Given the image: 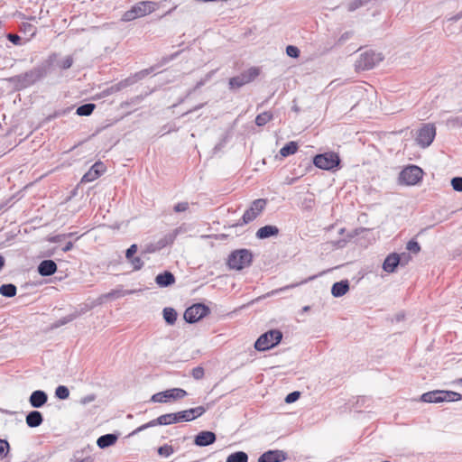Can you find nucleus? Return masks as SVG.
I'll return each mask as SVG.
<instances>
[{
    "label": "nucleus",
    "instance_id": "1",
    "mask_svg": "<svg viewBox=\"0 0 462 462\" xmlns=\"http://www.w3.org/2000/svg\"><path fill=\"white\" fill-rule=\"evenodd\" d=\"M254 261V254L250 249L240 248L232 251L226 260L230 270L241 271L249 267Z\"/></svg>",
    "mask_w": 462,
    "mask_h": 462
},
{
    "label": "nucleus",
    "instance_id": "2",
    "mask_svg": "<svg viewBox=\"0 0 462 462\" xmlns=\"http://www.w3.org/2000/svg\"><path fill=\"white\" fill-rule=\"evenodd\" d=\"M462 400V394L450 390H433L420 395V401L426 403L453 402Z\"/></svg>",
    "mask_w": 462,
    "mask_h": 462
},
{
    "label": "nucleus",
    "instance_id": "3",
    "mask_svg": "<svg viewBox=\"0 0 462 462\" xmlns=\"http://www.w3.org/2000/svg\"><path fill=\"white\" fill-rule=\"evenodd\" d=\"M267 205L266 199H257L251 202L249 208L244 212L242 217L236 223L229 225L228 228L242 226L255 220Z\"/></svg>",
    "mask_w": 462,
    "mask_h": 462
},
{
    "label": "nucleus",
    "instance_id": "4",
    "mask_svg": "<svg viewBox=\"0 0 462 462\" xmlns=\"http://www.w3.org/2000/svg\"><path fill=\"white\" fill-rule=\"evenodd\" d=\"M283 335L279 329H270L262 335L254 342V348L263 352L278 346L282 340Z\"/></svg>",
    "mask_w": 462,
    "mask_h": 462
},
{
    "label": "nucleus",
    "instance_id": "5",
    "mask_svg": "<svg viewBox=\"0 0 462 462\" xmlns=\"http://www.w3.org/2000/svg\"><path fill=\"white\" fill-rule=\"evenodd\" d=\"M340 157L335 152L319 153L313 158V164L323 171H337L340 170Z\"/></svg>",
    "mask_w": 462,
    "mask_h": 462
},
{
    "label": "nucleus",
    "instance_id": "6",
    "mask_svg": "<svg viewBox=\"0 0 462 462\" xmlns=\"http://www.w3.org/2000/svg\"><path fill=\"white\" fill-rule=\"evenodd\" d=\"M46 68L40 66L33 68L25 73L13 77L11 81L15 83L20 88H27L42 79L46 75Z\"/></svg>",
    "mask_w": 462,
    "mask_h": 462
},
{
    "label": "nucleus",
    "instance_id": "7",
    "mask_svg": "<svg viewBox=\"0 0 462 462\" xmlns=\"http://www.w3.org/2000/svg\"><path fill=\"white\" fill-rule=\"evenodd\" d=\"M158 8V4L152 1H143L137 3L130 10L123 14V21L130 22L136 18L152 14Z\"/></svg>",
    "mask_w": 462,
    "mask_h": 462
},
{
    "label": "nucleus",
    "instance_id": "8",
    "mask_svg": "<svg viewBox=\"0 0 462 462\" xmlns=\"http://www.w3.org/2000/svg\"><path fill=\"white\" fill-rule=\"evenodd\" d=\"M210 314V308L205 303H194L184 311V320L189 324H194Z\"/></svg>",
    "mask_w": 462,
    "mask_h": 462
},
{
    "label": "nucleus",
    "instance_id": "9",
    "mask_svg": "<svg viewBox=\"0 0 462 462\" xmlns=\"http://www.w3.org/2000/svg\"><path fill=\"white\" fill-rule=\"evenodd\" d=\"M188 395L186 390L182 388H171L152 395V402L168 403L180 399H182Z\"/></svg>",
    "mask_w": 462,
    "mask_h": 462
},
{
    "label": "nucleus",
    "instance_id": "10",
    "mask_svg": "<svg viewBox=\"0 0 462 462\" xmlns=\"http://www.w3.org/2000/svg\"><path fill=\"white\" fill-rule=\"evenodd\" d=\"M436 136V127L432 124H423L417 131L416 143L425 149L429 147Z\"/></svg>",
    "mask_w": 462,
    "mask_h": 462
},
{
    "label": "nucleus",
    "instance_id": "11",
    "mask_svg": "<svg viewBox=\"0 0 462 462\" xmlns=\"http://www.w3.org/2000/svg\"><path fill=\"white\" fill-rule=\"evenodd\" d=\"M383 60L381 53L374 51H366L363 52L356 62V67L358 69L368 70L376 66Z\"/></svg>",
    "mask_w": 462,
    "mask_h": 462
},
{
    "label": "nucleus",
    "instance_id": "12",
    "mask_svg": "<svg viewBox=\"0 0 462 462\" xmlns=\"http://www.w3.org/2000/svg\"><path fill=\"white\" fill-rule=\"evenodd\" d=\"M258 75L259 69L257 68H250L240 75L231 78L228 82L229 88L236 90L253 81Z\"/></svg>",
    "mask_w": 462,
    "mask_h": 462
},
{
    "label": "nucleus",
    "instance_id": "13",
    "mask_svg": "<svg viewBox=\"0 0 462 462\" xmlns=\"http://www.w3.org/2000/svg\"><path fill=\"white\" fill-rule=\"evenodd\" d=\"M288 458V454L281 449H270L261 454L257 462H283Z\"/></svg>",
    "mask_w": 462,
    "mask_h": 462
},
{
    "label": "nucleus",
    "instance_id": "14",
    "mask_svg": "<svg viewBox=\"0 0 462 462\" xmlns=\"http://www.w3.org/2000/svg\"><path fill=\"white\" fill-rule=\"evenodd\" d=\"M217 440V435L211 430H201L195 435L193 443L197 447H208Z\"/></svg>",
    "mask_w": 462,
    "mask_h": 462
},
{
    "label": "nucleus",
    "instance_id": "15",
    "mask_svg": "<svg viewBox=\"0 0 462 462\" xmlns=\"http://www.w3.org/2000/svg\"><path fill=\"white\" fill-rule=\"evenodd\" d=\"M401 263V257L398 253H391L389 254L383 263V270L388 273H393L397 271L398 266Z\"/></svg>",
    "mask_w": 462,
    "mask_h": 462
},
{
    "label": "nucleus",
    "instance_id": "16",
    "mask_svg": "<svg viewBox=\"0 0 462 462\" xmlns=\"http://www.w3.org/2000/svg\"><path fill=\"white\" fill-rule=\"evenodd\" d=\"M280 235V228L275 225H265L257 229L255 237L259 240H265L277 237Z\"/></svg>",
    "mask_w": 462,
    "mask_h": 462
},
{
    "label": "nucleus",
    "instance_id": "17",
    "mask_svg": "<svg viewBox=\"0 0 462 462\" xmlns=\"http://www.w3.org/2000/svg\"><path fill=\"white\" fill-rule=\"evenodd\" d=\"M57 270V263L51 259L42 260L37 266V272L42 277L51 276Z\"/></svg>",
    "mask_w": 462,
    "mask_h": 462
},
{
    "label": "nucleus",
    "instance_id": "18",
    "mask_svg": "<svg viewBox=\"0 0 462 462\" xmlns=\"http://www.w3.org/2000/svg\"><path fill=\"white\" fill-rule=\"evenodd\" d=\"M48 402V394L43 390L33 391L29 397V403L34 409L44 406Z\"/></svg>",
    "mask_w": 462,
    "mask_h": 462
},
{
    "label": "nucleus",
    "instance_id": "19",
    "mask_svg": "<svg viewBox=\"0 0 462 462\" xmlns=\"http://www.w3.org/2000/svg\"><path fill=\"white\" fill-rule=\"evenodd\" d=\"M155 283L160 288H167L173 285L176 282L174 274L168 270H165L155 276Z\"/></svg>",
    "mask_w": 462,
    "mask_h": 462
},
{
    "label": "nucleus",
    "instance_id": "20",
    "mask_svg": "<svg viewBox=\"0 0 462 462\" xmlns=\"http://www.w3.org/2000/svg\"><path fill=\"white\" fill-rule=\"evenodd\" d=\"M325 272H322L320 273L319 274H316V275H312V276H310L309 278L300 282H294V283H291V284H288V285H285L283 287H281V288H278V289H275V290H273L269 292H267L265 295H263L262 298L263 299H265V298H268V297H272V296H275V295H278L279 293L282 292V291H288L290 289H293V288H296L301 284H305L307 283L308 282L310 281H313L314 279H316L317 277L322 275Z\"/></svg>",
    "mask_w": 462,
    "mask_h": 462
},
{
    "label": "nucleus",
    "instance_id": "21",
    "mask_svg": "<svg viewBox=\"0 0 462 462\" xmlns=\"http://www.w3.org/2000/svg\"><path fill=\"white\" fill-rule=\"evenodd\" d=\"M166 420L168 425L179 423V422H189L191 421L189 409L184 411H180L177 412L165 413Z\"/></svg>",
    "mask_w": 462,
    "mask_h": 462
},
{
    "label": "nucleus",
    "instance_id": "22",
    "mask_svg": "<svg viewBox=\"0 0 462 462\" xmlns=\"http://www.w3.org/2000/svg\"><path fill=\"white\" fill-rule=\"evenodd\" d=\"M183 232V229L181 226H179L172 231L169 232L168 234L164 235L162 238H160L157 242V245L159 248L162 250L168 245H171L174 243L177 236Z\"/></svg>",
    "mask_w": 462,
    "mask_h": 462
},
{
    "label": "nucleus",
    "instance_id": "23",
    "mask_svg": "<svg viewBox=\"0 0 462 462\" xmlns=\"http://www.w3.org/2000/svg\"><path fill=\"white\" fill-rule=\"evenodd\" d=\"M349 288L350 283L348 280L336 282L331 286V294L335 298H340L349 291Z\"/></svg>",
    "mask_w": 462,
    "mask_h": 462
},
{
    "label": "nucleus",
    "instance_id": "24",
    "mask_svg": "<svg viewBox=\"0 0 462 462\" xmlns=\"http://www.w3.org/2000/svg\"><path fill=\"white\" fill-rule=\"evenodd\" d=\"M43 415L37 410H32L26 414L25 421L29 428H37L43 422Z\"/></svg>",
    "mask_w": 462,
    "mask_h": 462
},
{
    "label": "nucleus",
    "instance_id": "25",
    "mask_svg": "<svg viewBox=\"0 0 462 462\" xmlns=\"http://www.w3.org/2000/svg\"><path fill=\"white\" fill-rule=\"evenodd\" d=\"M118 437L116 433L104 434L97 439V445L101 449L107 448L116 443Z\"/></svg>",
    "mask_w": 462,
    "mask_h": 462
},
{
    "label": "nucleus",
    "instance_id": "26",
    "mask_svg": "<svg viewBox=\"0 0 462 462\" xmlns=\"http://www.w3.org/2000/svg\"><path fill=\"white\" fill-rule=\"evenodd\" d=\"M424 175H398L397 184L401 186H414L420 183Z\"/></svg>",
    "mask_w": 462,
    "mask_h": 462
},
{
    "label": "nucleus",
    "instance_id": "27",
    "mask_svg": "<svg viewBox=\"0 0 462 462\" xmlns=\"http://www.w3.org/2000/svg\"><path fill=\"white\" fill-rule=\"evenodd\" d=\"M162 317L167 325L172 326L177 321L178 313L175 309L165 307L162 310Z\"/></svg>",
    "mask_w": 462,
    "mask_h": 462
},
{
    "label": "nucleus",
    "instance_id": "28",
    "mask_svg": "<svg viewBox=\"0 0 462 462\" xmlns=\"http://www.w3.org/2000/svg\"><path fill=\"white\" fill-rule=\"evenodd\" d=\"M212 404H213V402H208V403H207L206 406L201 405V406H198L195 408H189V413L191 421L199 418L200 416H202L212 406Z\"/></svg>",
    "mask_w": 462,
    "mask_h": 462
},
{
    "label": "nucleus",
    "instance_id": "29",
    "mask_svg": "<svg viewBox=\"0 0 462 462\" xmlns=\"http://www.w3.org/2000/svg\"><path fill=\"white\" fill-rule=\"evenodd\" d=\"M99 304H101V301H98V300L94 301V302H92L91 304H88V303L80 304L79 306V308L76 309L74 310V312H72V314L75 315V319H78V318H79L80 316L86 314L88 311H89L94 307H96L97 305H99Z\"/></svg>",
    "mask_w": 462,
    "mask_h": 462
},
{
    "label": "nucleus",
    "instance_id": "30",
    "mask_svg": "<svg viewBox=\"0 0 462 462\" xmlns=\"http://www.w3.org/2000/svg\"><path fill=\"white\" fill-rule=\"evenodd\" d=\"M17 288L14 283H4L0 286V294L6 298H12L16 295Z\"/></svg>",
    "mask_w": 462,
    "mask_h": 462
},
{
    "label": "nucleus",
    "instance_id": "31",
    "mask_svg": "<svg viewBox=\"0 0 462 462\" xmlns=\"http://www.w3.org/2000/svg\"><path fill=\"white\" fill-rule=\"evenodd\" d=\"M129 293H130V291H125L123 289L117 288V289L111 290L109 292L101 295L97 300H98V301H101V303H102L104 299H116V298L123 297Z\"/></svg>",
    "mask_w": 462,
    "mask_h": 462
},
{
    "label": "nucleus",
    "instance_id": "32",
    "mask_svg": "<svg viewBox=\"0 0 462 462\" xmlns=\"http://www.w3.org/2000/svg\"><path fill=\"white\" fill-rule=\"evenodd\" d=\"M248 455L245 451H236L227 456L226 462H248Z\"/></svg>",
    "mask_w": 462,
    "mask_h": 462
},
{
    "label": "nucleus",
    "instance_id": "33",
    "mask_svg": "<svg viewBox=\"0 0 462 462\" xmlns=\"http://www.w3.org/2000/svg\"><path fill=\"white\" fill-rule=\"evenodd\" d=\"M100 176L101 175H82L80 183L78 184L74 189H71L69 196V199H70L78 195V190H79V187L80 184L94 181Z\"/></svg>",
    "mask_w": 462,
    "mask_h": 462
},
{
    "label": "nucleus",
    "instance_id": "34",
    "mask_svg": "<svg viewBox=\"0 0 462 462\" xmlns=\"http://www.w3.org/2000/svg\"><path fill=\"white\" fill-rule=\"evenodd\" d=\"M298 150V143L296 142H289L286 143L281 150L280 154L282 157H287L289 155L294 154Z\"/></svg>",
    "mask_w": 462,
    "mask_h": 462
},
{
    "label": "nucleus",
    "instance_id": "35",
    "mask_svg": "<svg viewBox=\"0 0 462 462\" xmlns=\"http://www.w3.org/2000/svg\"><path fill=\"white\" fill-rule=\"evenodd\" d=\"M96 107L95 104L88 103L77 108L76 114L81 116H90Z\"/></svg>",
    "mask_w": 462,
    "mask_h": 462
},
{
    "label": "nucleus",
    "instance_id": "36",
    "mask_svg": "<svg viewBox=\"0 0 462 462\" xmlns=\"http://www.w3.org/2000/svg\"><path fill=\"white\" fill-rule=\"evenodd\" d=\"M55 397L59 400H67L69 397V390L66 385H59L55 389Z\"/></svg>",
    "mask_w": 462,
    "mask_h": 462
},
{
    "label": "nucleus",
    "instance_id": "37",
    "mask_svg": "<svg viewBox=\"0 0 462 462\" xmlns=\"http://www.w3.org/2000/svg\"><path fill=\"white\" fill-rule=\"evenodd\" d=\"M157 453L162 457H169L174 453V448L171 445L163 444L157 448Z\"/></svg>",
    "mask_w": 462,
    "mask_h": 462
},
{
    "label": "nucleus",
    "instance_id": "38",
    "mask_svg": "<svg viewBox=\"0 0 462 462\" xmlns=\"http://www.w3.org/2000/svg\"><path fill=\"white\" fill-rule=\"evenodd\" d=\"M273 119V115L270 112H263L259 114L255 118V124L258 126L265 125L269 121Z\"/></svg>",
    "mask_w": 462,
    "mask_h": 462
},
{
    "label": "nucleus",
    "instance_id": "39",
    "mask_svg": "<svg viewBox=\"0 0 462 462\" xmlns=\"http://www.w3.org/2000/svg\"><path fill=\"white\" fill-rule=\"evenodd\" d=\"M75 315H73L72 313L65 316V317H62L60 319H59L58 320H56L53 325H52V328H58L61 326H64L73 320H75Z\"/></svg>",
    "mask_w": 462,
    "mask_h": 462
},
{
    "label": "nucleus",
    "instance_id": "40",
    "mask_svg": "<svg viewBox=\"0 0 462 462\" xmlns=\"http://www.w3.org/2000/svg\"><path fill=\"white\" fill-rule=\"evenodd\" d=\"M406 249L411 253L418 254L420 251L421 247L415 238H411L407 242Z\"/></svg>",
    "mask_w": 462,
    "mask_h": 462
},
{
    "label": "nucleus",
    "instance_id": "41",
    "mask_svg": "<svg viewBox=\"0 0 462 462\" xmlns=\"http://www.w3.org/2000/svg\"><path fill=\"white\" fill-rule=\"evenodd\" d=\"M157 425H160V426L168 425L165 414H162V415L159 416L158 418L153 419V420H150L149 422H147L148 429L152 428V427H155Z\"/></svg>",
    "mask_w": 462,
    "mask_h": 462
},
{
    "label": "nucleus",
    "instance_id": "42",
    "mask_svg": "<svg viewBox=\"0 0 462 462\" xmlns=\"http://www.w3.org/2000/svg\"><path fill=\"white\" fill-rule=\"evenodd\" d=\"M157 425H160V426L168 425L165 414H162V415L159 416L158 418L153 419V420H150L149 422H147L148 429L152 428V427H155Z\"/></svg>",
    "mask_w": 462,
    "mask_h": 462
},
{
    "label": "nucleus",
    "instance_id": "43",
    "mask_svg": "<svg viewBox=\"0 0 462 462\" xmlns=\"http://www.w3.org/2000/svg\"><path fill=\"white\" fill-rule=\"evenodd\" d=\"M315 206V199L313 198H305L300 204V208L304 211H311Z\"/></svg>",
    "mask_w": 462,
    "mask_h": 462
},
{
    "label": "nucleus",
    "instance_id": "44",
    "mask_svg": "<svg viewBox=\"0 0 462 462\" xmlns=\"http://www.w3.org/2000/svg\"><path fill=\"white\" fill-rule=\"evenodd\" d=\"M10 451V445L6 439H0V459L5 458Z\"/></svg>",
    "mask_w": 462,
    "mask_h": 462
},
{
    "label": "nucleus",
    "instance_id": "45",
    "mask_svg": "<svg viewBox=\"0 0 462 462\" xmlns=\"http://www.w3.org/2000/svg\"><path fill=\"white\" fill-rule=\"evenodd\" d=\"M106 171V167L102 162L94 163L87 173H103Z\"/></svg>",
    "mask_w": 462,
    "mask_h": 462
},
{
    "label": "nucleus",
    "instance_id": "46",
    "mask_svg": "<svg viewBox=\"0 0 462 462\" xmlns=\"http://www.w3.org/2000/svg\"><path fill=\"white\" fill-rule=\"evenodd\" d=\"M400 173H424L422 169L413 164H408L403 167Z\"/></svg>",
    "mask_w": 462,
    "mask_h": 462
},
{
    "label": "nucleus",
    "instance_id": "47",
    "mask_svg": "<svg viewBox=\"0 0 462 462\" xmlns=\"http://www.w3.org/2000/svg\"><path fill=\"white\" fill-rule=\"evenodd\" d=\"M450 184L455 191L462 192V176L457 175L452 178Z\"/></svg>",
    "mask_w": 462,
    "mask_h": 462
},
{
    "label": "nucleus",
    "instance_id": "48",
    "mask_svg": "<svg viewBox=\"0 0 462 462\" xmlns=\"http://www.w3.org/2000/svg\"><path fill=\"white\" fill-rule=\"evenodd\" d=\"M132 265L134 271H139L143 268L144 263L139 256H134L131 260H127Z\"/></svg>",
    "mask_w": 462,
    "mask_h": 462
},
{
    "label": "nucleus",
    "instance_id": "49",
    "mask_svg": "<svg viewBox=\"0 0 462 462\" xmlns=\"http://www.w3.org/2000/svg\"><path fill=\"white\" fill-rule=\"evenodd\" d=\"M191 375L195 380H200L205 375V370L202 366L198 365L192 369Z\"/></svg>",
    "mask_w": 462,
    "mask_h": 462
},
{
    "label": "nucleus",
    "instance_id": "50",
    "mask_svg": "<svg viewBox=\"0 0 462 462\" xmlns=\"http://www.w3.org/2000/svg\"><path fill=\"white\" fill-rule=\"evenodd\" d=\"M300 397V392L299 391H293L290 393H288L284 399L285 402L288 404L293 403L296 401H298Z\"/></svg>",
    "mask_w": 462,
    "mask_h": 462
},
{
    "label": "nucleus",
    "instance_id": "51",
    "mask_svg": "<svg viewBox=\"0 0 462 462\" xmlns=\"http://www.w3.org/2000/svg\"><path fill=\"white\" fill-rule=\"evenodd\" d=\"M72 64L73 58L71 56H67L58 63L59 67L63 69H69L72 66Z\"/></svg>",
    "mask_w": 462,
    "mask_h": 462
},
{
    "label": "nucleus",
    "instance_id": "52",
    "mask_svg": "<svg viewBox=\"0 0 462 462\" xmlns=\"http://www.w3.org/2000/svg\"><path fill=\"white\" fill-rule=\"evenodd\" d=\"M447 125L449 127L462 126V116L448 118L447 120Z\"/></svg>",
    "mask_w": 462,
    "mask_h": 462
},
{
    "label": "nucleus",
    "instance_id": "53",
    "mask_svg": "<svg viewBox=\"0 0 462 462\" xmlns=\"http://www.w3.org/2000/svg\"><path fill=\"white\" fill-rule=\"evenodd\" d=\"M138 251V245L136 244L131 245L125 251L126 260H131Z\"/></svg>",
    "mask_w": 462,
    "mask_h": 462
},
{
    "label": "nucleus",
    "instance_id": "54",
    "mask_svg": "<svg viewBox=\"0 0 462 462\" xmlns=\"http://www.w3.org/2000/svg\"><path fill=\"white\" fill-rule=\"evenodd\" d=\"M157 242L149 244L145 246V248L143 250L142 254H153L155 252L160 251Z\"/></svg>",
    "mask_w": 462,
    "mask_h": 462
},
{
    "label": "nucleus",
    "instance_id": "55",
    "mask_svg": "<svg viewBox=\"0 0 462 462\" xmlns=\"http://www.w3.org/2000/svg\"><path fill=\"white\" fill-rule=\"evenodd\" d=\"M286 53L291 58H298L300 55V50L296 46L289 45L286 48Z\"/></svg>",
    "mask_w": 462,
    "mask_h": 462
},
{
    "label": "nucleus",
    "instance_id": "56",
    "mask_svg": "<svg viewBox=\"0 0 462 462\" xmlns=\"http://www.w3.org/2000/svg\"><path fill=\"white\" fill-rule=\"evenodd\" d=\"M189 208V203L188 202H179L177 203L173 210L177 213L184 212Z\"/></svg>",
    "mask_w": 462,
    "mask_h": 462
},
{
    "label": "nucleus",
    "instance_id": "57",
    "mask_svg": "<svg viewBox=\"0 0 462 462\" xmlns=\"http://www.w3.org/2000/svg\"><path fill=\"white\" fill-rule=\"evenodd\" d=\"M124 88H125V84L123 83V81H120V82H118V83H116V84H115V85L111 86V87L108 88L107 92H108V93H115V92H118V91H120V90H122V89H124Z\"/></svg>",
    "mask_w": 462,
    "mask_h": 462
},
{
    "label": "nucleus",
    "instance_id": "58",
    "mask_svg": "<svg viewBox=\"0 0 462 462\" xmlns=\"http://www.w3.org/2000/svg\"><path fill=\"white\" fill-rule=\"evenodd\" d=\"M65 239V236L64 234H59V235H55V236H51L47 238V241L50 242V243H53V244H56V243H60L61 242L62 240Z\"/></svg>",
    "mask_w": 462,
    "mask_h": 462
},
{
    "label": "nucleus",
    "instance_id": "59",
    "mask_svg": "<svg viewBox=\"0 0 462 462\" xmlns=\"http://www.w3.org/2000/svg\"><path fill=\"white\" fill-rule=\"evenodd\" d=\"M399 256L401 257V266L406 265L411 261V255L408 253H402L399 254Z\"/></svg>",
    "mask_w": 462,
    "mask_h": 462
},
{
    "label": "nucleus",
    "instance_id": "60",
    "mask_svg": "<svg viewBox=\"0 0 462 462\" xmlns=\"http://www.w3.org/2000/svg\"><path fill=\"white\" fill-rule=\"evenodd\" d=\"M369 399L365 396H359L356 400V402L355 404V407L357 409V408H361V407H364L365 406V402H368Z\"/></svg>",
    "mask_w": 462,
    "mask_h": 462
},
{
    "label": "nucleus",
    "instance_id": "61",
    "mask_svg": "<svg viewBox=\"0 0 462 462\" xmlns=\"http://www.w3.org/2000/svg\"><path fill=\"white\" fill-rule=\"evenodd\" d=\"M95 399H96V395L95 394H88V395L84 396L81 399L80 402L85 405V404H88V403H90V402H94Z\"/></svg>",
    "mask_w": 462,
    "mask_h": 462
},
{
    "label": "nucleus",
    "instance_id": "62",
    "mask_svg": "<svg viewBox=\"0 0 462 462\" xmlns=\"http://www.w3.org/2000/svg\"><path fill=\"white\" fill-rule=\"evenodd\" d=\"M140 78H138L137 75H136V76H134L133 78H127V79H124L122 81L125 84V88H127V87L133 85L134 83H135Z\"/></svg>",
    "mask_w": 462,
    "mask_h": 462
},
{
    "label": "nucleus",
    "instance_id": "63",
    "mask_svg": "<svg viewBox=\"0 0 462 462\" xmlns=\"http://www.w3.org/2000/svg\"><path fill=\"white\" fill-rule=\"evenodd\" d=\"M302 175H300L298 177H295V178H290L289 176H287L285 178V180L282 181L283 184L285 185H292L294 184Z\"/></svg>",
    "mask_w": 462,
    "mask_h": 462
},
{
    "label": "nucleus",
    "instance_id": "64",
    "mask_svg": "<svg viewBox=\"0 0 462 462\" xmlns=\"http://www.w3.org/2000/svg\"><path fill=\"white\" fill-rule=\"evenodd\" d=\"M8 40L13 42L14 44H19L21 42V38L17 34H8L7 35Z\"/></svg>",
    "mask_w": 462,
    "mask_h": 462
}]
</instances>
